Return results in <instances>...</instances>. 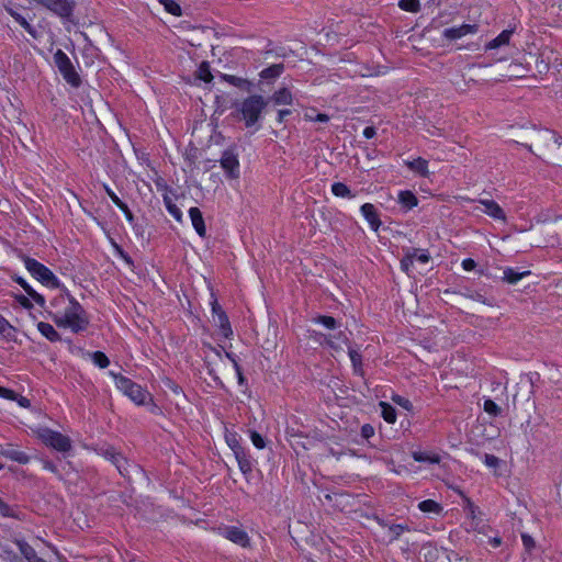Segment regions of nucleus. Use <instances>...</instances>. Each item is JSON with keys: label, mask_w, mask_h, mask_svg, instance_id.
<instances>
[{"label": "nucleus", "mask_w": 562, "mask_h": 562, "mask_svg": "<svg viewBox=\"0 0 562 562\" xmlns=\"http://www.w3.org/2000/svg\"><path fill=\"white\" fill-rule=\"evenodd\" d=\"M419 251L418 248H408L406 249L405 256L401 260V268L408 272L409 267L413 266L415 261L416 254Z\"/></svg>", "instance_id": "nucleus-32"}, {"label": "nucleus", "mask_w": 562, "mask_h": 562, "mask_svg": "<svg viewBox=\"0 0 562 562\" xmlns=\"http://www.w3.org/2000/svg\"><path fill=\"white\" fill-rule=\"evenodd\" d=\"M218 532L225 539L232 541L235 544H238L243 548H247L250 546V539L248 533L236 526H224L218 528Z\"/></svg>", "instance_id": "nucleus-10"}, {"label": "nucleus", "mask_w": 562, "mask_h": 562, "mask_svg": "<svg viewBox=\"0 0 562 562\" xmlns=\"http://www.w3.org/2000/svg\"><path fill=\"white\" fill-rule=\"evenodd\" d=\"M331 192L334 195L339 198H353L355 194L351 193L350 189L342 182H335L331 184Z\"/></svg>", "instance_id": "nucleus-33"}, {"label": "nucleus", "mask_w": 562, "mask_h": 562, "mask_svg": "<svg viewBox=\"0 0 562 562\" xmlns=\"http://www.w3.org/2000/svg\"><path fill=\"white\" fill-rule=\"evenodd\" d=\"M13 280L26 292V294L41 307H45V297L37 293L22 277H14Z\"/></svg>", "instance_id": "nucleus-17"}, {"label": "nucleus", "mask_w": 562, "mask_h": 562, "mask_svg": "<svg viewBox=\"0 0 562 562\" xmlns=\"http://www.w3.org/2000/svg\"><path fill=\"white\" fill-rule=\"evenodd\" d=\"M14 542L27 562H34L38 558L34 548L25 540L16 539Z\"/></svg>", "instance_id": "nucleus-25"}, {"label": "nucleus", "mask_w": 562, "mask_h": 562, "mask_svg": "<svg viewBox=\"0 0 562 562\" xmlns=\"http://www.w3.org/2000/svg\"><path fill=\"white\" fill-rule=\"evenodd\" d=\"M110 374L113 376L116 387L127 395L133 402L138 405L145 403L148 393L140 385L120 373L110 371Z\"/></svg>", "instance_id": "nucleus-4"}, {"label": "nucleus", "mask_w": 562, "mask_h": 562, "mask_svg": "<svg viewBox=\"0 0 562 562\" xmlns=\"http://www.w3.org/2000/svg\"><path fill=\"white\" fill-rule=\"evenodd\" d=\"M104 189L106 194L110 196V199L116 206L123 202L108 186H104Z\"/></svg>", "instance_id": "nucleus-57"}, {"label": "nucleus", "mask_w": 562, "mask_h": 562, "mask_svg": "<svg viewBox=\"0 0 562 562\" xmlns=\"http://www.w3.org/2000/svg\"><path fill=\"white\" fill-rule=\"evenodd\" d=\"M267 100L272 101L276 105H289L293 102V97L291 91L283 87L277 90L270 98Z\"/></svg>", "instance_id": "nucleus-19"}, {"label": "nucleus", "mask_w": 562, "mask_h": 562, "mask_svg": "<svg viewBox=\"0 0 562 562\" xmlns=\"http://www.w3.org/2000/svg\"><path fill=\"white\" fill-rule=\"evenodd\" d=\"M290 114H291V110H289V109H282V110H279V111H278V117H277V121H278L279 123H282V122H284L285 117H286L288 115H290Z\"/></svg>", "instance_id": "nucleus-62"}, {"label": "nucleus", "mask_w": 562, "mask_h": 562, "mask_svg": "<svg viewBox=\"0 0 562 562\" xmlns=\"http://www.w3.org/2000/svg\"><path fill=\"white\" fill-rule=\"evenodd\" d=\"M479 26L476 24H462L457 27H449L443 31V36L447 40L453 41L461 38L468 34H474L477 32Z\"/></svg>", "instance_id": "nucleus-12"}, {"label": "nucleus", "mask_w": 562, "mask_h": 562, "mask_svg": "<svg viewBox=\"0 0 562 562\" xmlns=\"http://www.w3.org/2000/svg\"><path fill=\"white\" fill-rule=\"evenodd\" d=\"M222 169L228 179H238L240 176V166L238 160L237 146L232 145L226 148L220 159Z\"/></svg>", "instance_id": "nucleus-7"}, {"label": "nucleus", "mask_w": 562, "mask_h": 562, "mask_svg": "<svg viewBox=\"0 0 562 562\" xmlns=\"http://www.w3.org/2000/svg\"><path fill=\"white\" fill-rule=\"evenodd\" d=\"M0 335L8 341H16V329L0 314Z\"/></svg>", "instance_id": "nucleus-23"}, {"label": "nucleus", "mask_w": 562, "mask_h": 562, "mask_svg": "<svg viewBox=\"0 0 562 562\" xmlns=\"http://www.w3.org/2000/svg\"><path fill=\"white\" fill-rule=\"evenodd\" d=\"M284 71V64H273L265 69H262L259 74L260 81L258 83V88L260 91L265 90V85H271L273 83Z\"/></svg>", "instance_id": "nucleus-11"}, {"label": "nucleus", "mask_w": 562, "mask_h": 562, "mask_svg": "<svg viewBox=\"0 0 562 562\" xmlns=\"http://www.w3.org/2000/svg\"><path fill=\"white\" fill-rule=\"evenodd\" d=\"M196 77L204 81L211 82L213 80V75L211 74L210 65L207 61H202L196 70Z\"/></svg>", "instance_id": "nucleus-35"}, {"label": "nucleus", "mask_w": 562, "mask_h": 562, "mask_svg": "<svg viewBox=\"0 0 562 562\" xmlns=\"http://www.w3.org/2000/svg\"><path fill=\"white\" fill-rule=\"evenodd\" d=\"M235 459L243 474L248 475L252 472V462L250 456L245 449L235 451Z\"/></svg>", "instance_id": "nucleus-18"}, {"label": "nucleus", "mask_w": 562, "mask_h": 562, "mask_svg": "<svg viewBox=\"0 0 562 562\" xmlns=\"http://www.w3.org/2000/svg\"><path fill=\"white\" fill-rule=\"evenodd\" d=\"M136 468L135 464H131L127 459L125 458V462H120V463H116L115 464V468L117 469V471L120 472V474L124 477H130V470L128 468Z\"/></svg>", "instance_id": "nucleus-46"}, {"label": "nucleus", "mask_w": 562, "mask_h": 562, "mask_svg": "<svg viewBox=\"0 0 562 562\" xmlns=\"http://www.w3.org/2000/svg\"><path fill=\"white\" fill-rule=\"evenodd\" d=\"M1 454L5 457L7 459H10L12 461H15L20 464H26L30 461V457L20 450L8 448L1 451Z\"/></svg>", "instance_id": "nucleus-24"}, {"label": "nucleus", "mask_w": 562, "mask_h": 562, "mask_svg": "<svg viewBox=\"0 0 562 562\" xmlns=\"http://www.w3.org/2000/svg\"><path fill=\"white\" fill-rule=\"evenodd\" d=\"M475 267H476V262L472 258H467L462 261V268L465 271H471V270L475 269Z\"/></svg>", "instance_id": "nucleus-58"}, {"label": "nucleus", "mask_w": 562, "mask_h": 562, "mask_svg": "<svg viewBox=\"0 0 562 562\" xmlns=\"http://www.w3.org/2000/svg\"><path fill=\"white\" fill-rule=\"evenodd\" d=\"M189 216L191 218L192 225H193L195 232L198 233V235L200 237H204L206 234V228H205L204 218H203V215H202V212L200 211V209L196 206L190 207Z\"/></svg>", "instance_id": "nucleus-16"}, {"label": "nucleus", "mask_w": 562, "mask_h": 562, "mask_svg": "<svg viewBox=\"0 0 562 562\" xmlns=\"http://www.w3.org/2000/svg\"><path fill=\"white\" fill-rule=\"evenodd\" d=\"M37 329L44 337H46L52 342H56L61 339L59 333L48 323L40 322L37 324Z\"/></svg>", "instance_id": "nucleus-22"}, {"label": "nucleus", "mask_w": 562, "mask_h": 562, "mask_svg": "<svg viewBox=\"0 0 562 562\" xmlns=\"http://www.w3.org/2000/svg\"><path fill=\"white\" fill-rule=\"evenodd\" d=\"M413 458L417 462H428L431 464H436L440 462V457L438 454H430L425 451H415L413 452Z\"/></svg>", "instance_id": "nucleus-31"}, {"label": "nucleus", "mask_w": 562, "mask_h": 562, "mask_svg": "<svg viewBox=\"0 0 562 562\" xmlns=\"http://www.w3.org/2000/svg\"><path fill=\"white\" fill-rule=\"evenodd\" d=\"M406 166L414 172L422 177H428V161L422 157H418L412 161H406Z\"/></svg>", "instance_id": "nucleus-21"}, {"label": "nucleus", "mask_w": 562, "mask_h": 562, "mask_svg": "<svg viewBox=\"0 0 562 562\" xmlns=\"http://www.w3.org/2000/svg\"><path fill=\"white\" fill-rule=\"evenodd\" d=\"M250 438L256 448H258V449L265 448L266 442L260 434H258L257 431H251Z\"/></svg>", "instance_id": "nucleus-49"}, {"label": "nucleus", "mask_w": 562, "mask_h": 562, "mask_svg": "<svg viewBox=\"0 0 562 562\" xmlns=\"http://www.w3.org/2000/svg\"><path fill=\"white\" fill-rule=\"evenodd\" d=\"M349 357H350V360L352 362L355 371L356 372L361 371V367H362V357H361V355L358 351L349 348Z\"/></svg>", "instance_id": "nucleus-44"}, {"label": "nucleus", "mask_w": 562, "mask_h": 562, "mask_svg": "<svg viewBox=\"0 0 562 562\" xmlns=\"http://www.w3.org/2000/svg\"><path fill=\"white\" fill-rule=\"evenodd\" d=\"M11 16L32 36H35L34 27L20 13L10 10Z\"/></svg>", "instance_id": "nucleus-36"}, {"label": "nucleus", "mask_w": 562, "mask_h": 562, "mask_svg": "<svg viewBox=\"0 0 562 562\" xmlns=\"http://www.w3.org/2000/svg\"><path fill=\"white\" fill-rule=\"evenodd\" d=\"M314 322L325 326L328 329H336L338 327L336 318L328 315H319L314 318Z\"/></svg>", "instance_id": "nucleus-40"}, {"label": "nucleus", "mask_w": 562, "mask_h": 562, "mask_svg": "<svg viewBox=\"0 0 562 562\" xmlns=\"http://www.w3.org/2000/svg\"><path fill=\"white\" fill-rule=\"evenodd\" d=\"M102 456L111 461L114 465L120 462H125V457L117 452L113 447H108L102 450Z\"/></svg>", "instance_id": "nucleus-34"}, {"label": "nucleus", "mask_w": 562, "mask_h": 562, "mask_svg": "<svg viewBox=\"0 0 562 562\" xmlns=\"http://www.w3.org/2000/svg\"><path fill=\"white\" fill-rule=\"evenodd\" d=\"M0 397L5 400H16V393L13 390L0 386Z\"/></svg>", "instance_id": "nucleus-54"}, {"label": "nucleus", "mask_w": 562, "mask_h": 562, "mask_svg": "<svg viewBox=\"0 0 562 562\" xmlns=\"http://www.w3.org/2000/svg\"><path fill=\"white\" fill-rule=\"evenodd\" d=\"M30 299V296L27 297L23 294L15 295L16 302L26 310H31L33 307V304Z\"/></svg>", "instance_id": "nucleus-53"}, {"label": "nucleus", "mask_w": 562, "mask_h": 562, "mask_svg": "<svg viewBox=\"0 0 562 562\" xmlns=\"http://www.w3.org/2000/svg\"><path fill=\"white\" fill-rule=\"evenodd\" d=\"M164 5L165 10L171 13L175 16H180L182 14L181 7L173 0H159Z\"/></svg>", "instance_id": "nucleus-38"}, {"label": "nucleus", "mask_w": 562, "mask_h": 562, "mask_svg": "<svg viewBox=\"0 0 562 562\" xmlns=\"http://www.w3.org/2000/svg\"><path fill=\"white\" fill-rule=\"evenodd\" d=\"M18 404L21 406V407H24V408H29L31 406V402L29 398L22 396V395H19L16 394V400Z\"/></svg>", "instance_id": "nucleus-60"}, {"label": "nucleus", "mask_w": 562, "mask_h": 562, "mask_svg": "<svg viewBox=\"0 0 562 562\" xmlns=\"http://www.w3.org/2000/svg\"><path fill=\"white\" fill-rule=\"evenodd\" d=\"M313 121L326 123V122L329 121V116L327 114H325V113H317L315 115V117L313 119Z\"/></svg>", "instance_id": "nucleus-64"}, {"label": "nucleus", "mask_w": 562, "mask_h": 562, "mask_svg": "<svg viewBox=\"0 0 562 562\" xmlns=\"http://www.w3.org/2000/svg\"><path fill=\"white\" fill-rule=\"evenodd\" d=\"M0 516L20 519L19 514L9 504L0 498Z\"/></svg>", "instance_id": "nucleus-43"}, {"label": "nucleus", "mask_w": 562, "mask_h": 562, "mask_svg": "<svg viewBox=\"0 0 562 562\" xmlns=\"http://www.w3.org/2000/svg\"><path fill=\"white\" fill-rule=\"evenodd\" d=\"M35 434L43 443L59 452H68L71 449V440L69 437L48 427H41L35 430Z\"/></svg>", "instance_id": "nucleus-5"}, {"label": "nucleus", "mask_w": 562, "mask_h": 562, "mask_svg": "<svg viewBox=\"0 0 562 562\" xmlns=\"http://www.w3.org/2000/svg\"><path fill=\"white\" fill-rule=\"evenodd\" d=\"M521 540H522V544H524L525 549L528 552H531V550L536 547V542H535L533 538L531 536H529L528 533H522Z\"/></svg>", "instance_id": "nucleus-50"}, {"label": "nucleus", "mask_w": 562, "mask_h": 562, "mask_svg": "<svg viewBox=\"0 0 562 562\" xmlns=\"http://www.w3.org/2000/svg\"><path fill=\"white\" fill-rule=\"evenodd\" d=\"M164 203H165V206L167 209V211L169 212V214L171 216H173V218L177 221V222H182V212L181 210L176 205V203H173L172 199L168 195V194H165L164 195Z\"/></svg>", "instance_id": "nucleus-30"}, {"label": "nucleus", "mask_w": 562, "mask_h": 562, "mask_svg": "<svg viewBox=\"0 0 562 562\" xmlns=\"http://www.w3.org/2000/svg\"><path fill=\"white\" fill-rule=\"evenodd\" d=\"M66 295L68 297L69 305L65 308L64 313H49L53 322L58 327L70 328L74 333L86 330L89 325V319L85 308L68 292Z\"/></svg>", "instance_id": "nucleus-2"}, {"label": "nucleus", "mask_w": 562, "mask_h": 562, "mask_svg": "<svg viewBox=\"0 0 562 562\" xmlns=\"http://www.w3.org/2000/svg\"><path fill=\"white\" fill-rule=\"evenodd\" d=\"M362 215L368 221L370 227L378 232L379 227L381 226V221L379 217V213L376 207L371 203H364L360 209Z\"/></svg>", "instance_id": "nucleus-15"}, {"label": "nucleus", "mask_w": 562, "mask_h": 562, "mask_svg": "<svg viewBox=\"0 0 562 562\" xmlns=\"http://www.w3.org/2000/svg\"><path fill=\"white\" fill-rule=\"evenodd\" d=\"M374 427L370 424H364L361 427V437L366 440H369L374 436Z\"/></svg>", "instance_id": "nucleus-51"}, {"label": "nucleus", "mask_w": 562, "mask_h": 562, "mask_svg": "<svg viewBox=\"0 0 562 562\" xmlns=\"http://www.w3.org/2000/svg\"><path fill=\"white\" fill-rule=\"evenodd\" d=\"M91 359L95 366L101 369H105L110 364V360L106 355L102 351H94L91 353Z\"/></svg>", "instance_id": "nucleus-37"}, {"label": "nucleus", "mask_w": 562, "mask_h": 562, "mask_svg": "<svg viewBox=\"0 0 562 562\" xmlns=\"http://www.w3.org/2000/svg\"><path fill=\"white\" fill-rule=\"evenodd\" d=\"M226 442L229 446V448L233 450L234 453H235V451L244 449L241 447V445L239 443V441L237 440L236 435H234V434L226 435Z\"/></svg>", "instance_id": "nucleus-47"}, {"label": "nucleus", "mask_w": 562, "mask_h": 562, "mask_svg": "<svg viewBox=\"0 0 562 562\" xmlns=\"http://www.w3.org/2000/svg\"><path fill=\"white\" fill-rule=\"evenodd\" d=\"M483 408L485 413L493 417H496L502 413V408L491 398L484 401Z\"/></svg>", "instance_id": "nucleus-41"}, {"label": "nucleus", "mask_w": 562, "mask_h": 562, "mask_svg": "<svg viewBox=\"0 0 562 562\" xmlns=\"http://www.w3.org/2000/svg\"><path fill=\"white\" fill-rule=\"evenodd\" d=\"M235 371H236V374H237L238 384L239 385L246 384V379H245V376L243 374L241 368L238 364V362H235Z\"/></svg>", "instance_id": "nucleus-59"}, {"label": "nucleus", "mask_w": 562, "mask_h": 562, "mask_svg": "<svg viewBox=\"0 0 562 562\" xmlns=\"http://www.w3.org/2000/svg\"><path fill=\"white\" fill-rule=\"evenodd\" d=\"M514 33V29L504 30L501 34H498L494 40L488 42L485 46L486 50L495 49L503 45H507L509 43L510 36Z\"/></svg>", "instance_id": "nucleus-20"}, {"label": "nucleus", "mask_w": 562, "mask_h": 562, "mask_svg": "<svg viewBox=\"0 0 562 562\" xmlns=\"http://www.w3.org/2000/svg\"><path fill=\"white\" fill-rule=\"evenodd\" d=\"M379 405L381 407V416L383 417V419L389 424H394L396 420L395 408L386 402H380Z\"/></svg>", "instance_id": "nucleus-29"}, {"label": "nucleus", "mask_w": 562, "mask_h": 562, "mask_svg": "<svg viewBox=\"0 0 562 562\" xmlns=\"http://www.w3.org/2000/svg\"><path fill=\"white\" fill-rule=\"evenodd\" d=\"M4 553L8 555L9 562H22L21 558L12 550H4Z\"/></svg>", "instance_id": "nucleus-61"}, {"label": "nucleus", "mask_w": 562, "mask_h": 562, "mask_svg": "<svg viewBox=\"0 0 562 562\" xmlns=\"http://www.w3.org/2000/svg\"><path fill=\"white\" fill-rule=\"evenodd\" d=\"M533 142L542 153L549 151L550 145L552 144L558 145V148L562 147V137L550 130L537 131L533 136Z\"/></svg>", "instance_id": "nucleus-9"}, {"label": "nucleus", "mask_w": 562, "mask_h": 562, "mask_svg": "<svg viewBox=\"0 0 562 562\" xmlns=\"http://www.w3.org/2000/svg\"><path fill=\"white\" fill-rule=\"evenodd\" d=\"M392 400L394 403H396L397 405L402 406L403 408H405L407 411H411L413 408L412 402L401 395H395L392 397Z\"/></svg>", "instance_id": "nucleus-48"}, {"label": "nucleus", "mask_w": 562, "mask_h": 562, "mask_svg": "<svg viewBox=\"0 0 562 562\" xmlns=\"http://www.w3.org/2000/svg\"><path fill=\"white\" fill-rule=\"evenodd\" d=\"M418 509L423 513L440 515L443 508L438 502L434 499H425L418 504Z\"/></svg>", "instance_id": "nucleus-26"}, {"label": "nucleus", "mask_w": 562, "mask_h": 562, "mask_svg": "<svg viewBox=\"0 0 562 562\" xmlns=\"http://www.w3.org/2000/svg\"><path fill=\"white\" fill-rule=\"evenodd\" d=\"M54 63L67 83L75 88L81 85V78L65 52L57 49L54 54Z\"/></svg>", "instance_id": "nucleus-6"}, {"label": "nucleus", "mask_w": 562, "mask_h": 562, "mask_svg": "<svg viewBox=\"0 0 562 562\" xmlns=\"http://www.w3.org/2000/svg\"><path fill=\"white\" fill-rule=\"evenodd\" d=\"M268 104L269 100L261 94H251L234 104L235 111L232 113V116L237 121L244 122L246 128L255 127L258 131L262 114Z\"/></svg>", "instance_id": "nucleus-1"}, {"label": "nucleus", "mask_w": 562, "mask_h": 562, "mask_svg": "<svg viewBox=\"0 0 562 562\" xmlns=\"http://www.w3.org/2000/svg\"><path fill=\"white\" fill-rule=\"evenodd\" d=\"M376 134V131H375V127L373 126H367L364 130H363V136L368 139L374 137Z\"/></svg>", "instance_id": "nucleus-63"}, {"label": "nucleus", "mask_w": 562, "mask_h": 562, "mask_svg": "<svg viewBox=\"0 0 562 562\" xmlns=\"http://www.w3.org/2000/svg\"><path fill=\"white\" fill-rule=\"evenodd\" d=\"M415 260L422 263H427L430 260V255L427 250L419 249L416 254Z\"/></svg>", "instance_id": "nucleus-56"}, {"label": "nucleus", "mask_w": 562, "mask_h": 562, "mask_svg": "<svg viewBox=\"0 0 562 562\" xmlns=\"http://www.w3.org/2000/svg\"><path fill=\"white\" fill-rule=\"evenodd\" d=\"M220 78L223 81L238 88L240 91H244L247 93H250L254 91L255 85L251 81H249L248 79L240 78V77H237L234 75H227V74H221Z\"/></svg>", "instance_id": "nucleus-13"}, {"label": "nucleus", "mask_w": 562, "mask_h": 562, "mask_svg": "<svg viewBox=\"0 0 562 562\" xmlns=\"http://www.w3.org/2000/svg\"><path fill=\"white\" fill-rule=\"evenodd\" d=\"M398 202L407 210H411L417 205L418 200L412 191L405 190L398 193Z\"/></svg>", "instance_id": "nucleus-27"}, {"label": "nucleus", "mask_w": 562, "mask_h": 562, "mask_svg": "<svg viewBox=\"0 0 562 562\" xmlns=\"http://www.w3.org/2000/svg\"><path fill=\"white\" fill-rule=\"evenodd\" d=\"M117 207L120 210L123 211L126 220L130 222V223H133L134 222V215L133 213L131 212L130 207L127 206L126 203L122 202L120 205H117Z\"/></svg>", "instance_id": "nucleus-55"}, {"label": "nucleus", "mask_w": 562, "mask_h": 562, "mask_svg": "<svg viewBox=\"0 0 562 562\" xmlns=\"http://www.w3.org/2000/svg\"><path fill=\"white\" fill-rule=\"evenodd\" d=\"M529 274H530V271L519 272L513 268H506L504 270L503 279L510 284H516L520 279H522L524 277L529 276Z\"/></svg>", "instance_id": "nucleus-28"}, {"label": "nucleus", "mask_w": 562, "mask_h": 562, "mask_svg": "<svg viewBox=\"0 0 562 562\" xmlns=\"http://www.w3.org/2000/svg\"><path fill=\"white\" fill-rule=\"evenodd\" d=\"M463 295L469 297V299H471V300L481 302L483 304L492 305L491 302H488L481 293H479L476 291H472V290L467 289V292H464Z\"/></svg>", "instance_id": "nucleus-45"}, {"label": "nucleus", "mask_w": 562, "mask_h": 562, "mask_svg": "<svg viewBox=\"0 0 562 562\" xmlns=\"http://www.w3.org/2000/svg\"><path fill=\"white\" fill-rule=\"evenodd\" d=\"M389 530L392 535L391 542L397 540L404 531H409L408 525L394 524L389 526Z\"/></svg>", "instance_id": "nucleus-42"}, {"label": "nucleus", "mask_w": 562, "mask_h": 562, "mask_svg": "<svg viewBox=\"0 0 562 562\" xmlns=\"http://www.w3.org/2000/svg\"><path fill=\"white\" fill-rule=\"evenodd\" d=\"M211 306H212V316H213L214 324L216 326H218L222 335L225 338H229L233 335V329H232L228 316L226 315V313L222 308V306L218 304L216 297H213V301L211 302Z\"/></svg>", "instance_id": "nucleus-8"}, {"label": "nucleus", "mask_w": 562, "mask_h": 562, "mask_svg": "<svg viewBox=\"0 0 562 562\" xmlns=\"http://www.w3.org/2000/svg\"><path fill=\"white\" fill-rule=\"evenodd\" d=\"M398 7L407 12L416 13L420 10L419 0H400Z\"/></svg>", "instance_id": "nucleus-39"}, {"label": "nucleus", "mask_w": 562, "mask_h": 562, "mask_svg": "<svg viewBox=\"0 0 562 562\" xmlns=\"http://www.w3.org/2000/svg\"><path fill=\"white\" fill-rule=\"evenodd\" d=\"M22 260L26 270L43 285L50 289L60 288V282L57 277L43 263L29 256H23Z\"/></svg>", "instance_id": "nucleus-3"}, {"label": "nucleus", "mask_w": 562, "mask_h": 562, "mask_svg": "<svg viewBox=\"0 0 562 562\" xmlns=\"http://www.w3.org/2000/svg\"><path fill=\"white\" fill-rule=\"evenodd\" d=\"M484 206L483 212L494 220L506 222V214L504 210L494 200L482 199L479 201Z\"/></svg>", "instance_id": "nucleus-14"}, {"label": "nucleus", "mask_w": 562, "mask_h": 562, "mask_svg": "<svg viewBox=\"0 0 562 562\" xmlns=\"http://www.w3.org/2000/svg\"><path fill=\"white\" fill-rule=\"evenodd\" d=\"M499 462L501 460L496 456L490 453L484 454V463L488 468H497L499 465Z\"/></svg>", "instance_id": "nucleus-52"}]
</instances>
